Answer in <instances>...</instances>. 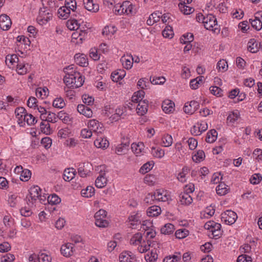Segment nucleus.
Here are the masks:
<instances>
[{
    "instance_id": "f257e3e1",
    "label": "nucleus",
    "mask_w": 262,
    "mask_h": 262,
    "mask_svg": "<svg viewBox=\"0 0 262 262\" xmlns=\"http://www.w3.org/2000/svg\"><path fill=\"white\" fill-rule=\"evenodd\" d=\"M65 76L63 81L65 84L69 88L76 89L81 86L84 82V79L73 65L68 66L64 68Z\"/></svg>"
},
{
    "instance_id": "f03ea898",
    "label": "nucleus",
    "mask_w": 262,
    "mask_h": 262,
    "mask_svg": "<svg viewBox=\"0 0 262 262\" xmlns=\"http://www.w3.org/2000/svg\"><path fill=\"white\" fill-rule=\"evenodd\" d=\"M47 194H41V189L37 186L34 185L29 189V194L27 196V204L31 207H35L36 204L40 202L46 204Z\"/></svg>"
},
{
    "instance_id": "7ed1b4c3",
    "label": "nucleus",
    "mask_w": 262,
    "mask_h": 262,
    "mask_svg": "<svg viewBox=\"0 0 262 262\" xmlns=\"http://www.w3.org/2000/svg\"><path fill=\"white\" fill-rule=\"evenodd\" d=\"M114 13L116 15H125L128 16H134L137 12V8L131 2L125 1L118 3L114 7Z\"/></svg>"
},
{
    "instance_id": "20e7f679",
    "label": "nucleus",
    "mask_w": 262,
    "mask_h": 262,
    "mask_svg": "<svg viewBox=\"0 0 262 262\" xmlns=\"http://www.w3.org/2000/svg\"><path fill=\"white\" fill-rule=\"evenodd\" d=\"M170 199V193L163 188L157 189L148 193V200L151 204H156L160 202H167Z\"/></svg>"
},
{
    "instance_id": "39448f33",
    "label": "nucleus",
    "mask_w": 262,
    "mask_h": 262,
    "mask_svg": "<svg viewBox=\"0 0 262 262\" xmlns=\"http://www.w3.org/2000/svg\"><path fill=\"white\" fill-rule=\"evenodd\" d=\"M130 244L134 246H137L138 250L140 253H145L147 251V235H144L142 238L141 233H137L134 234L130 239Z\"/></svg>"
},
{
    "instance_id": "423d86ee",
    "label": "nucleus",
    "mask_w": 262,
    "mask_h": 262,
    "mask_svg": "<svg viewBox=\"0 0 262 262\" xmlns=\"http://www.w3.org/2000/svg\"><path fill=\"white\" fill-rule=\"evenodd\" d=\"M203 25L207 30L212 31L215 33H218L220 32V27L217 25L216 19L212 14H208L206 16V19H205Z\"/></svg>"
},
{
    "instance_id": "0eeeda50",
    "label": "nucleus",
    "mask_w": 262,
    "mask_h": 262,
    "mask_svg": "<svg viewBox=\"0 0 262 262\" xmlns=\"http://www.w3.org/2000/svg\"><path fill=\"white\" fill-rule=\"evenodd\" d=\"M53 17L52 13L47 8L43 7L39 10L36 18L37 23L40 26L46 25Z\"/></svg>"
},
{
    "instance_id": "6e6552de",
    "label": "nucleus",
    "mask_w": 262,
    "mask_h": 262,
    "mask_svg": "<svg viewBox=\"0 0 262 262\" xmlns=\"http://www.w3.org/2000/svg\"><path fill=\"white\" fill-rule=\"evenodd\" d=\"M205 229L209 230L212 236L214 238H218L222 234L221 225L213 221L207 222L204 225Z\"/></svg>"
},
{
    "instance_id": "1a4fd4ad",
    "label": "nucleus",
    "mask_w": 262,
    "mask_h": 262,
    "mask_svg": "<svg viewBox=\"0 0 262 262\" xmlns=\"http://www.w3.org/2000/svg\"><path fill=\"white\" fill-rule=\"evenodd\" d=\"M107 212L103 209H100L96 212L94 215L95 225L100 228H105L108 225V222L106 219Z\"/></svg>"
},
{
    "instance_id": "9d476101",
    "label": "nucleus",
    "mask_w": 262,
    "mask_h": 262,
    "mask_svg": "<svg viewBox=\"0 0 262 262\" xmlns=\"http://www.w3.org/2000/svg\"><path fill=\"white\" fill-rule=\"evenodd\" d=\"M87 35L85 30H79L75 31L71 35V42L75 45H81L86 39Z\"/></svg>"
},
{
    "instance_id": "9b49d317",
    "label": "nucleus",
    "mask_w": 262,
    "mask_h": 262,
    "mask_svg": "<svg viewBox=\"0 0 262 262\" xmlns=\"http://www.w3.org/2000/svg\"><path fill=\"white\" fill-rule=\"evenodd\" d=\"M237 218L236 213L232 210H226L221 214V221L227 225H232Z\"/></svg>"
},
{
    "instance_id": "f8f14e48",
    "label": "nucleus",
    "mask_w": 262,
    "mask_h": 262,
    "mask_svg": "<svg viewBox=\"0 0 262 262\" xmlns=\"http://www.w3.org/2000/svg\"><path fill=\"white\" fill-rule=\"evenodd\" d=\"M15 173L19 174L20 180L23 182L28 181L31 178V171L26 168H24L22 166H17L14 169Z\"/></svg>"
},
{
    "instance_id": "ddd939ff",
    "label": "nucleus",
    "mask_w": 262,
    "mask_h": 262,
    "mask_svg": "<svg viewBox=\"0 0 262 262\" xmlns=\"http://www.w3.org/2000/svg\"><path fill=\"white\" fill-rule=\"evenodd\" d=\"M129 144L130 143L128 139H122L120 143L115 145V152L118 155L126 154L128 150Z\"/></svg>"
},
{
    "instance_id": "4468645a",
    "label": "nucleus",
    "mask_w": 262,
    "mask_h": 262,
    "mask_svg": "<svg viewBox=\"0 0 262 262\" xmlns=\"http://www.w3.org/2000/svg\"><path fill=\"white\" fill-rule=\"evenodd\" d=\"M208 128V124L204 121H200L196 123L191 128L190 132L194 136L200 135Z\"/></svg>"
},
{
    "instance_id": "2eb2a0df",
    "label": "nucleus",
    "mask_w": 262,
    "mask_h": 262,
    "mask_svg": "<svg viewBox=\"0 0 262 262\" xmlns=\"http://www.w3.org/2000/svg\"><path fill=\"white\" fill-rule=\"evenodd\" d=\"M88 127L92 132L101 134L104 131L103 124L96 119H91L88 122Z\"/></svg>"
},
{
    "instance_id": "dca6fc26",
    "label": "nucleus",
    "mask_w": 262,
    "mask_h": 262,
    "mask_svg": "<svg viewBox=\"0 0 262 262\" xmlns=\"http://www.w3.org/2000/svg\"><path fill=\"white\" fill-rule=\"evenodd\" d=\"M141 214L140 213L133 212L128 219V225L132 229L137 228L141 224Z\"/></svg>"
},
{
    "instance_id": "f3484780",
    "label": "nucleus",
    "mask_w": 262,
    "mask_h": 262,
    "mask_svg": "<svg viewBox=\"0 0 262 262\" xmlns=\"http://www.w3.org/2000/svg\"><path fill=\"white\" fill-rule=\"evenodd\" d=\"M74 251V246L72 243H65L60 247V253L61 255L66 257H69L72 256Z\"/></svg>"
},
{
    "instance_id": "a211bd4d",
    "label": "nucleus",
    "mask_w": 262,
    "mask_h": 262,
    "mask_svg": "<svg viewBox=\"0 0 262 262\" xmlns=\"http://www.w3.org/2000/svg\"><path fill=\"white\" fill-rule=\"evenodd\" d=\"M131 149L136 156H141L145 153V145L141 142L133 143L131 145Z\"/></svg>"
},
{
    "instance_id": "6ab92c4d",
    "label": "nucleus",
    "mask_w": 262,
    "mask_h": 262,
    "mask_svg": "<svg viewBox=\"0 0 262 262\" xmlns=\"http://www.w3.org/2000/svg\"><path fill=\"white\" fill-rule=\"evenodd\" d=\"M247 49L251 53H256L262 50V42H258L254 38L250 39L247 43Z\"/></svg>"
},
{
    "instance_id": "aec40b11",
    "label": "nucleus",
    "mask_w": 262,
    "mask_h": 262,
    "mask_svg": "<svg viewBox=\"0 0 262 262\" xmlns=\"http://www.w3.org/2000/svg\"><path fill=\"white\" fill-rule=\"evenodd\" d=\"M15 114L18 124L20 126H24V120L27 114L25 108L23 107H17L15 109Z\"/></svg>"
},
{
    "instance_id": "412c9836",
    "label": "nucleus",
    "mask_w": 262,
    "mask_h": 262,
    "mask_svg": "<svg viewBox=\"0 0 262 262\" xmlns=\"http://www.w3.org/2000/svg\"><path fill=\"white\" fill-rule=\"evenodd\" d=\"M119 260L120 262H135L136 256L132 252L124 251L119 254Z\"/></svg>"
},
{
    "instance_id": "4be33fe9",
    "label": "nucleus",
    "mask_w": 262,
    "mask_h": 262,
    "mask_svg": "<svg viewBox=\"0 0 262 262\" xmlns=\"http://www.w3.org/2000/svg\"><path fill=\"white\" fill-rule=\"evenodd\" d=\"M12 25V22L9 16L6 14L0 15V28L4 31L8 30Z\"/></svg>"
},
{
    "instance_id": "5701e85b",
    "label": "nucleus",
    "mask_w": 262,
    "mask_h": 262,
    "mask_svg": "<svg viewBox=\"0 0 262 262\" xmlns=\"http://www.w3.org/2000/svg\"><path fill=\"white\" fill-rule=\"evenodd\" d=\"M75 62L78 66L85 67L89 64L88 59L83 53H77L74 56Z\"/></svg>"
},
{
    "instance_id": "b1692460",
    "label": "nucleus",
    "mask_w": 262,
    "mask_h": 262,
    "mask_svg": "<svg viewBox=\"0 0 262 262\" xmlns=\"http://www.w3.org/2000/svg\"><path fill=\"white\" fill-rule=\"evenodd\" d=\"M31 70V65L28 63L19 62L16 65V71L20 75L29 73Z\"/></svg>"
},
{
    "instance_id": "393cba45",
    "label": "nucleus",
    "mask_w": 262,
    "mask_h": 262,
    "mask_svg": "<svg viewBox=\"0 0 262 262\" xmlns=\"http://www.w3.org/2000/svg\"><path fill=\"white\" fill-rule=\"evenodd\" d=\"M162 108L165 113L171 114L175 110V104L172 101L169 99H166L162 103Z\"/></svg>"
},
{
    "instance_id": "a878e982",
    "label": "nucleus",
    "mask_w": 262,
    "mask_h": 262,
    "mask_svg": "<svg viewBox=\"0 0 262 262\" xmlns=\"http://www.w3.org/2000/svg\"><path fill=\"white\" fill-rule=\"evenodd\" d=\"M78 112L86 118H90L93 117V111L88 106L83 104H78L77 107Z\"/></svg>"
},
{
    "instance_id": "bb28decb",
    "label": "nucleus",
    "mask_w": 262,
    "mask_h": 262,
    "mask_svg": "<svg viewBox=\"0 0 262 262\" xmlns=\"http://www.w3.org/2000/svg\"><path fill=\"white\" fill-rule=\"evenodd\" d=\"M107 183V179L104 172H101L97 177L95 181V186L98 188L104 187Z\"/></svg>"
},
{
    "instance_id": "cd10ccee",
    "label": "nucleus",
    "mask_w": 262,
    "mask_h": 262,
    "mask_svg": "<svg viewBox=\"0 0 262 262\" xmlns=\"http://www.w3.org/2000/svg\"><path fill=\"white\" fill-rule=\"evenodd\" d=\"M190 169L188 166H184L181 170L177 174V179L181 183L186 182Z\"/></svg>"
},
{
    "instance_id": "c85d7f7f",
    "label": "nucleus",
    "mask_w": 262,
    "mask_h": 262,
    "mask_svg": "<svg viewBox=\"0 0 262 262\" xmlns=\"http://www.w3.org/2000/svg\"><path fill=\"white\" fill-rule=\"evenodd\" d=\"M198 106L199 104L197 102L191 101L185 104L183 110L186 114H192L196 111Z\"/></svg>"
},
{
    "instance_id": "c756f323",
    "label": "nucleus",
    "mask_w": 262,
    "mask_h": 262,
    "mask_svg": "<svg viewBox=\"0 0 262 262\" xmlns=\"http://www.w3.org/2000/svg\"><path fill=\"white\" fill-rule=\"evenodd\" d=\"M121 62L123 67L126 69H130L134 62L133 57L131 55H125L121 58Z\"/></svg>"
},
{
    "instance_id": "7c9ffc66",
    "label": "nucleus",
    "mask_w": 262,
    "mask_h": 262,
    "mask_svg": "<svg viewBox=\"0 0 262 262\" xmlns=\"http://www.w3.org/2000/svg\"><path fill=\"white\" fill-rule=\"evenodd\" d=\"M256 246V242L250 240L248 243H246L240 247V250L243 253H250L254 251Z\"/></svg>"
},
{
    "instance_id": "2f4dec72",
    "label": "nucleus",
    "mask_w": 262,
    "mask_h": 262,
    "mask_svg": "<svg viewBox=\"0 0 262 262\" xmlns=\"http://www.w3.org/2000/svg\"><path fill=\"white\" fill-rule=\"evenodd\" d=\"M83 4L85 9L92 12H96L99 10V5L93 0H84Z\"/></svg>"
},
{
    "instance_id": "473e14b6",
    "label": "nucleus",
    "mask_w": 262,
    "mask_h": 262,
    "mask_svg": "<svg viewBox=\"0 0 262 262\" xmlns=\"http://www.w3.org/2000/svg\"><path fill=\"white\" fill-rule=\"evenodd\" d=\"M179 201L182 205L188 206L192 203L193 199L188 193L182 192L179 195Z\"/></svg>"
},
{
    "instance_id": "72a5a7b5",
    "label": "nucleus",
    "mask_w": 262,
    "mask_h": 262,
    "mask_svg": "<svg viewBox=\"0 0 262 262\" xmlns=\"http://www.w3.org/2000/svg\"><path fill=\"white\" fill-rule=\"evenodd\" d=\"M147 112V102L146 99L139 101L137 106V113L140 116H144Z\"/></svg>"
},
{
    "instance_id": "f704fd0d",
    "label": "nucleus",
    "mask_w": 262,
    "mask_h": 262,
    "mask_svg": "<svg viewBox=\"0 0 262 262\" xmlns=\"http://www.w3.org/2000/svg\"><path fill=\"white\" fill-rule=\"evenodd\" d=\"M126 75V72L123 69H119L114 71L111 74V78L114 82H118L122 79Z\"/></svg>"
},
{
    "instance_id": "c9c22d12",
    "label": "nucleus",
    "mask_w": 262,
    "mask_h": 262,
    "mask_svg": "<svg viewBox=\"0 0 262 262\" xmlns=\"http://www.w3.org/2000/svg\"><path fill=\"white\" fill-rule=\"evenodd\" d=\"M239 118V112L237 110H234L229 114L227 118V122L228 124L233 125Z\"/></svg>"
},
{
    "instance_id": "e433bc0d",
    "label": "nucleus",
    "mask_w": 262,
    "mask_h": 262,
    "mask_svg": "<svg viewBox=\"0 0 262 262\" xmlns=\"http://www.w3.org/2000/svg\"><path fill=\"white\" fill-rule=\"evenodd\" d=\"M94 145L97 148H100L102 149H105L108 147L109 145V142L106 139L101 137H98L94 141Z\"/></svg>"
},
{
    "instance_id": "4c0bfd02",
    "label": "nucleus",
    "mask_w": 262,
    "mask_h": 262,
    "mask_svg": "<svg viewBox=\"0 0 262 262\" xmlns=\"http://www.w3.org/2000/svg\"><path fill=\"white\" fill-rule=\"evenodd\" d=\"M35 93L37 97L43 99L48 96L49 91L48 89L46 86L39 87L36 89Z\"/></svg>"
},
{
    "instance_id": "58836bf2",
    "label": "nucleus",
    "mask_w": 262,
    "mask_h": 262,
    "mask_svg": "<svg viewBox=\"0 0 262 262\" xmlns=\"http://www.w3.org/2000/svg\"><path fill=\"white\" fill-rule=\"evenodd\" d=\"M5 62L9 68H13L15 63L19 62L18 58L15 54L8 55L6 57Z\"/></svg>"
},
{
    "instance_id": "ea45409f",
    "label": "nucleus",
    "mask_w": 262,
    "mask_h": 262,
    "mask_svg": "<svg viewBox=\"0 0 262 262\" xmlns=\"http://www.w3.org/2000/svg\"><path fill=\"white\" fill-rule=\"evenodd\" d=\"M71 12L65 6L60 7L57 11L58 17L62 19H67L70 15Z\"/></svg>"
},
{
    "instance_id": "a19ab883",
    "label": "nucleus",
    "mask_w": 262,
    "mask_h": 262,
    "mask_svg": "<svg viewBox=\"0 0 262 262\" xmlns=\"http://www.w3.org/2000/svg\"><path fill=\"white\" fill-rule=\"evenodd\" d=\"M125 112V107L122 106H118L115 110V113L110 117L112 121H117Z\"/></svg>"
},
{
    "instance_id": "79ce46f5",
    "label": "nucleus",
    "mask_w": 262,
    "mask_h": 262,
    "mask_svg": "<svg viewBox=\"0 0 262 262\" xmlns=\"http://www.w3.org/2000/svg\"><path fill=\"white\" fill-rule=\"evenodd\" d=\"M117 28L114 26H107L105 27L102 30V34L108 38L111 37L116 32Z\"/></svg>"
},
{
    "instance_id": "37998d69",
    "label": "nucleus",
    "mask_w": 262,
    "mask_h": 262,
    "mask_svg": "<svg viewBox=\"0 0 262 262\" xmlns=\"http://www.w3.org/2000/svg\"><path fill=\"white\" fill-rule=\"evenodd\" d=\"M75 170L73 168H68L64 170L63 172V179L66 181H70L75 176Z\"/></svg>"
},
{
    "instance_id": "c03bdc74",
    "label": "nucleus",
    "mask_w": 262,
    "mask_h": 262,
    "mask_svg": "<svg viewBox=\"0 0 262 262\" xmlns=\"http://www.w3.org/2000/svg\"><path fill=\"white\" fill-rule=\"evenodd\" d=\"M81 194L83 197L91 198L95 194V188L91 186H87L86 188L81 190Z\"/></svg>"
},
{
    "instance_id": "a18cd8bd",
    "label": "nucleus",
    "mask_w": 262,
    "mask_h": 262,
    "mask_svg": "<svg viewBox=\"0 0 262 262\" xmlns=\"http://www.w3.org/2000/svg\"><path fill=\"white\" fill-rule=\"evenodd\" d=\"M145 93L143 90H139L133 94L132 97V101L135 103H139V101H143V98L144 97Z\"/></svg>"
},
{
    "instance_id": "49530a36",
    "label": "nucleus",
    "mask_w": 262,
    "mask_h": 262,
    "mask_svg": "<svg viewBox=\"0 0 262 262\" xmlns=\"http://www.w3.org/2000/svg\"><path fill=\"white\" fill-rule=\"evenodd\" d=\"M162 13L160 11H156L150 15L148 17V25H152L158 21L161 16Z\"/></svg>"
},
{
    "instance_id": "de8ad7c7",
    "label": "nucleus",
    "mask_w": 262,
    "mask_h": 262,
    "mask_svg": "<svg viewBox=\"0 0 262 262\" xmlns=\"http://www.w3.org/2000/svg\"><path fill=\"white\" fill-rule=\"evenodd\" d=\"M205 158V154L203 150H199L192 155V159L193 162L200 163L203 161Z\"/></svg>"
},
{
    "instance_id": "09e8293b",
    "label": "nucleus",
    "mask_w": 262,
    "mask_h": 262,
    "mask_svg": "<svg viewBox=\"0 0 262 262\" xmlns=\"http://www.w3.org/2000/svg\"><path fill=\"white\" fill-rule=\"evenodd\" d=\"M40 130L41 133L47 135H50L52 133V130L51 128L50 124L44 121H42L40 124Z\"/></svg>"
},
{
    "instance_id": "8fccbe9b",
    "label": "nucleus",
    "mask_w": 262,
    "mask_h": 262,
    "mask_svg": "<svg viewBox=\"0 0 262 262\" xmlns=\"http://www.w3.org/2000/svg\"><path fill=\"white\" fill-rule=\"evenodd\" d=\"M181 259L180 253H176L174 254L166 256L163 259V262H179Z\"/></svg>"
},
{
    "instance_id": "3c124183",
    "label": "nucleus",
    "mask_w": 262,
    "mask_h": 262,
    "mask_svg": "<svg viewBox=\"0 0 262 262\" xmlns=\"http://www.w3.org/2000/svg\"><path fill=\"white\" fill-rule=\"evenodd\" d=\"M217 137V132L215 129H211L207 134L206 141L208 143H212L216 141Z\"/></svg>"
},
{
    "instance_id": "603ef678",
    "label": "nucleus",
    "mask_w": 262,
    "mask_h": 262,
    "mask_svg": "<svg viewBox=\"0 0 262 262\" xmlns=\"http://www.w3.org/2000/svg\"><path fill=\"white\" fill-rule=\"evenodd\" d=\"M67 27L70 30L78 31L80 24L76 19H69L67 22Z\"/></svg>"
},
{
    "instance_id": "864d4df0",
    "label": "nucleus",
    "mask_w": 262,
    "mask_h": 262,
    "mask_svg": "<svg viewBox=\"0 0 262 262\" xmlns=\"http://www.w3.org/2000/svg\"><path fill=\"white\" fill-rule=\"evenodd\" d=\"M228 186L223 182H221L216 188V193L220 195H224L227 194L228 191Z\"/></svg>"
},
{
    "instance_id": "5fc2aeb1",
    "label": "nucleus",
    "mask_w": 262,
    "mask_h": 262,
    "mask_svg": "<svg viewBox=\"0 0 262 262\" xmlns=\"http://www.w3.org/2000/svg\"><path fill=\"white\" fill-rule=\"evenodd\" d=\"M151 154L155 158L161 159L165 155L164 150L160 147H152L151 149Z\"/></svg>"
},
{
    "instance_id": "6e6d98bb",
    "label": "nucleus",
    "mask_w": 262,
    "mask_h": 262,
    "mask_svg": "<svg viewBox=\"0 0 262 262\" xmlns=\"http://www.w3.org/2000/svg\"><path fill=\"white\" fill-rule=\"evenodd\" d=\"M174 229V226L173 224L167 223L161 228V232L164 234H170L173 232Z\"/></svg>"
},
{
    "instance_id": "4d7b16f0",
    "label": "nucleus",
    "mask_w": 262,
    "mask_h": 262,
    "mask_svg": "<svg viewBox=\"0 0 262 262\" xmlns=\"http://www.w3.org/2000/svg\"><path fill=\"white\" fill-rule=\"evenodd\" d=\"M45 122L55 123L56 122L57 117L55 113L51 112H47V114L44 115V118L41 119Z\"/></svg>"
},
{
    "instance_id": "13d9d810",
    "label": "nucleus",
    "mask_w": 262,
    "mask_h": 262,
    "mask_svg": "<svg viewBox=\"0 0 262 262\" xmlns=\"http://www.w3.org/2000/svg\"><path fill=\"white\" fill-rule=\"evenodd\" d=\"M179 8L180 11L183 14L186 15L190 14L194 11L193 8L187 5H185V4H183L182 3H180L179 4Z\"/></svg>"
},
{
    "instance_id": "bf43d9fd",
    "label": "nucleus",
    "mask_w": 262,
    "mask_h": 262,
    "mask_svg": "<svg viewBox=\"0 0 262 262\" xmlns=\"http://www.w3.org/2000/svg\"><path fill=\"white\" fill-rule=\"evenodd\" d=\"M161 212V208L157 205L148 207V216H157Z\"/></svg>"
},
{
    "instance_id": "052dcab7",
    "label": "nucleus",
    "mask_w": 262,
    "mask_h": 262,
    "mask_svg": "<svg viewBox=\"0 0 262 262\" xmlns=\"http://www.w3.org/2000/svg\"><path fill=\"white\" fill-rule=\"evenodd\" d=\"M173 143V138L171 135L164 134L162 138V143L164 147H169Z\"/></svg>"
},
{
    "instance_id": "680f3d73",
    "label": "nucleus",
    "mask_w": 262,
    "mask_h": 262,
    "mask_svg": "<svg viewBox=\"0 0 262 262\" xmlns=\"http://www.w3.org/2000/svg\"><path fill=\"white\" fill-rule=\"evenodd\" d=\"M18 196L16 194H10L8 195V203L11 207H15L18 203Z\"/></svg>"
},
{
    "instance_id": "e2e57ef3",
    "label": "nucleus",
    "mask_w": 262,
    "mask_h": 262,
    "mask_svg": "<svg viewBox=\"0 0 262 262\" xmlns=\"http://www.w3.org/2000/svg\"><path fill=\"white\" fill-rule=\"evenodd\" d=\"M47 200L51 205H57L61 202L60 198L56 194H52L50 195L47 194Z\"/></svg>"
},
{
    "instance_id": "0e129e2a",
    "label": "nucleus",
    "mask_w": 262,
    "mask_h": 262,
    "mask_svg": "<svg viewBox=\"0 0 262 262\" xmlns=\"http://www.w3.org/2000/svg\"><path fill=\"white\" fill-rule=\"evenodd\" d=\"M189 234V231L185 228L180 229L175 232V236L177 238L183 239Z\"/></svg>"
},
{
    "instance_id": "69168bd1",
    "label": "nucleus",
    "mask_w": 262,
    "mask_h": 262,
    "mask_svg": "<svg viewBox=\"0 0 262 262\" xmlns=\"http://www.w3.org/2000/svg\"><path fill=\"white\" fill-rule=\"evenodd\" d=\"M3 223L7 228H11L14 225V219L10 214L4 216Z\"/></svg>"
},
{
    "instance_id": "338daca9",
    "label": "nucleus",
    "mask_w": 262,
    "mask_h": 262,
    "mask_svg": "<svg viewBox=\"0 0 262 262\" xmlns=\"http://www.w3.org/2000/svg\"><path fill=\"white\" fill-rule=\"evenodd\" d=\"M52 105L55 108H62L65 106L66 103L62 98L57 97L53 100Z\"/></svg>"
},
{
    "instance_id": "774afa93",
    "label": "nucleus",
    "mask_w": 262,
    "mask_h": 262,
    "mask_svg": "<svg viewBox=\"0 0 262 262\" xmlns=\"http://www.w3.org/2000/svg\"><path fill=\"white\" fill-rule=\"evenodd\" d=\"M52 257L50 254L46 253H40L38 255V262H51Z\"/></svg>"
}]
</instances>
